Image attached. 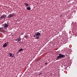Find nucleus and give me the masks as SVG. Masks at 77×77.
Returning a JSON list of instances; mask_svg holds the SVG:
<instances>
[{
  "label": "nucleus",
  "mask_w": 77,
  "mask_h": 77,
  "mask_svg": "<svg viewBox=\"0 0 77 77\" xmlns=\"http://www.w3.org/2000/svg\"><path fill=\"white\" fill-rule=\"evenodd\" d=\"M58 55V56L57 57V60H60V58L62 59V58H65V55L62 54H59Z\"/></svg>",
  "instance_id": "obj_1"
},
{
  "label": "nucleus",
  "mask_w": 77,
  "mask_h": 77,
  "mask_svg": "<svg viewBox=\"0 0 77 77\" xmlns=\"http://www.w3.org/2000/svg\"><path fill=\"white\" fill-rule=\"evenodd\" d=\"M3 27L5 29H7V28L8 27V26H9V22H7V24L5 23V24H3Z\"/></svg>",
  "instance_id": "obj_2"
},
{
  "label": "nucleus",
  "mask_w": 77,
  "mask_h": 77,
  "mask_svg": "<svg viewBox=\"0 0 77 77\" xmlns=\"http://www.w3.org/2000/svg\"><path fill=\"white\" fill-rule=\"evenodd\" d=\"M6 32V29L3 27L0 28V32Z\"/></svg>",
  "instance_id": "obj_3"
},
{
  "label": "nucleus",
  "mask_w": 77,
  "mask_h": 77,
  "mask_svg": "<svg viewBox=\"0 0 77 77\" xmlns=\"http://www.w3.org/2000/svg\"><path fill=\"white\" fill-rule=\"evenodd\" d=\"M14 14L13 13L12 14H10L9 15L8 17V18H12V17H14Z\"/></svg>",
  "instance_id": "obj_4"
},
{
  "label": "nucleus",
  "mask_w": 77,
  "mask_h": 77,
  "mask_svg": "<svg viewBox=\"0 0 77 77\" xmlns=\"http://www.w3.org/2000/svg\"><path fill=\"white\" fill-rule=\"evenodd\" d=\"M7 16L6 15L4 14L2 15L0 17V18L1 20H3L5 18H6V17Z\"/></svg>",
  "instance_id": "obj_5"
},
{
  "label": "nucleus",
  "mask_w": 77,
  "mask_h": 77,
  "mask_svg": "<svg viewBox=\"0 0 77 77\" xmlns=\"http://www.w3.org/2000/svg\"><path fill=\"white\" fill-rule=\"evenodd\" d=\"M9 54L10 55V57H14V54H12L9 53Z\"/></svg>",
  "instance_id": "obj_6"
},
{
  "label": "nucleus",
  "mask_w": 77,
  "mask_h": 77,
  "mask_svg": "<svg viewBox=\"0 0 77 77\" xmlns=\"http://www.w3.org/2000/svg\"><path fill=\"white\" fill-rule=\"evenodd\" d=\"M40 35H41V33L39 32H37L35 33V35L36 36H38Z\"/></svg>",
  "instance_id": "obj_7"
},
{
  "label": "nucleus",
  "mask_w": 77,
  "mask_h": 77,
  "mask_svg": "<svg viewBox=\"0 0 77 77\" xmlns=\"http://www.w3.org/2000/svg\"><path fill=\"white\" fill-rule=\"evenodd\" d=\"M21 40V37L20 36L17 39L18 42H19V41H20Z\"/></svg>",
  "instance_id": "obj_8"
},
{
  "label": "nucleus",
  "mask_w": 77,
  "mask_h": 77,
  "mask_svg": "<svg viewBox=\"0 0 77 77\" xmlns=\"http://www.w3.org/2000/svg\"><path fill=\"white\" fill-rule=\"evenodd\" d=\"M6 46H7V45L6 44V43H5L3 46V47H6Z\"/></svg>",
  "instance_id": "obj_9"
},
{
  "label": "nucleus",
  "mask_w": 77,
  "mask_h": 77,
  "mask_svg": "<svg viewBox=\"0 0 77 77\" xmlns=\"http://www.w3.org/2000/svg\"><path fill=\"white\" fill-rule=\"evenodd\" d=\"M27 10H30L31 9V8L30 7H28L27 8Z\"/></svg>",
  "instance_id": "obj_10"
},
{
  "label": "nucleus",
  "mask_w": 77,
  "mask_h": 77,
  "mask_svg": "<svg viewBox=\"0 0 77 77\" xmlns=\"http://www.w3.org/2000/svg\"><path fill=\"white\" fill-rule=\"evenodd\" d=\"M24 5H25V6H29V4L26 3H24Z\"/></svg>",
  "instance_id": "obj_11"
},
{
  "label": "nucleus",
  "mask_w": 77,
  "mask_h": 77,
  "mask_svg": "<svg viewBox=\"0 0 77 77\" xmlns=\"http://www.w3.org/2000/svg\"><path fill=\"white\" fill-rule=\"evenodd\" d=\"M23 51V48L19 49L18 51V52H20V51Z\"/></svg>",
  "instance_id": "obj_12"
},
{
  "label": "nucleus",
  "mask_w": 77,
  "mask_h": 77,
  "mask_svg": "<svg viewBox=\"0 0 77 77\" xmlns=\"http://www.w3.org/2000/svg\"><path fill=\"white\" fill-rule=\"evenodd\" d=\"M39 36H37L35 38V39H39Z\"/></svg>",
  "instance_id": "obj_13"
},
{
  "label": "nucleus",
  "mask_w": 77,
  "mask_h": 77,
  "mask_svg": "<svg viewBox=\"0 0 77 77\" xmlns=\"http://www.w3.org/2000/svg\"><path fill=\"white\" fill-rule=\"evenodd\" d=\"M25 38L26 39H27V38H28V36H27V35H26L25 36Z\"/></svg>",
  "instance_id": "obj_14"
},
{
  "label": "nucleus",
  "mask_w": 77,
  "mask_h": 77,
  "mask_svg": "<svg viewBox=\"0 0 77 77\" xmlns=\"http://www.w3.org/2000/svg\"><path fill=\"white\" fill-rule=\"evenodd\" d=\"M5 44H6L7 45H8V44H9V43L8 42H7L6 43H5Z\"/></svg>",
  "instance_id": "obj_15"
},
{
  "label": "nucleus",
  "mask_w": 77,
  "mask_h": 77,
  "mask_svg": "<svg viewBox=\"0 0 77 77\" xmlns=\"http://www.w3.org/2000/svg\"><path fill=\"white\" fill-rule=\"evenodd\" d=\"M48 64H47V62H46V63H45V65H47Z\"/></svg>",
  "instance_id": "obj_16"
},
{
  "label": "nucleus",
  "mask_w": 77,
  "mask_h": 77,
  "mask_svg": "<svg viewBox=\"0 0 77 77\" xmlns=\"http://www.w3.org/2000/svg\"><path fill=\"white\" fill-rule=\"evenodd\" d=\"M33 36L34 38H35V37H36V35H34Z\"/></svg>",
  "instance_id": "obj_17"
},
{
  "label": "nucleus",
  "mask_w": 77,
  "mask_h": 77,
  "mask_svg": "<svg viewBox=\"0 0 77 77\" xmlns=\"http://www.w3.org/2000/svg\"><path fill=\"white\" fill-rule=\"evenodd\" d=\"M24 35V33H22L21 34V35Z\"/></svg>",
  "instance_id": "obj_18"
},
{
  "label": "nucleus",
  "mask_w": 77,
  "mask_h": 77,
  "mask_svg": "<svg viewBox=\"0 0 77 77\" xmlns=\"http://www.w3.org/2000/svg\"><path fill=\"white\" fill-rule=\"evenodd\" d=\"M41 60V58L37 60V61H39V60Z\"/></svg>",
  "instance_id": "obj_19"
},
{
  "label": "nucleus",
  "mask_w": 77,
  "mask_h": 77,
  "mask_svg": "<svg viewBox=\"0 0 77 77\" xmlns=\"http://www.w3.org/2000/svg\"><path fill=\"white\" fill-rule=\"evenodd\" d=\"M41 74H42V73H39L38 75H41Z\"/></svg>",
  "instance_id": "obj_20"
},
{
  "label": "nucleus",
  "mask_w": 77,
  "mask_h": 77,
  "mask_svg": "<svg viewBox=\"0 0 77 77\" xmlns=\"http://www.w3.org/2000/svg\"><path fill=\"white\" fill-rule=\"evenodd\" d=\"M15 41H18V39H16L15 40Z\"/></svg>",
  "instance_id": "obj_21"
},
{
  "label": "nucleus",
  "mask_w": 77,
  "mask_h": 77,
  "mask_svg": "<svg viewBox=\"0 0 77 77\" xmlns=\"http://www.w3.org/2000/svg\"><path fill=\"white\" fill-rule=\"evenodd\" d=\"M62 15H61L60 16V17H62Z\"/></svg>",
  "instance_id": "obj_22"
}]
</instances>
